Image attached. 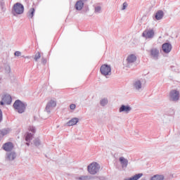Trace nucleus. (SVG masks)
I'll return each instance as SVG.
<instances>
[{
  "label": "nucleus",
  "mask_w": 180,
  "mask_h": 180,
  "mask_svg": "<svg viewBox=\"0 0 180 180\" xmlns=\"http://www.w3.org/2000/svg\"><path fill=\"white\" fill-rule=\"evenodd\" d=\"M141 176H143V174L139 173L135 174L134 176H132L131 177L124 179V180H139Z\"/></svg>",
  "instance_id": "obj_20"
},
{
  "label": "nucleus",
  "mask_w": 180,
  "mask_h": 180,
  "mask_svg": "<svg viewBox=\"0 0 180 180\" xmlns=\"http://www.w3.org/2000/svg\"><path fill=\"white\" fill-rule=\"evenodd\" d=\"M87 169L91 175H95L99 172V169H101V165L97 162H92L87 167Z\"/></svg>",
  "instance_id": "obj_2"
},
{
  "label": "nucleus",
  "mask_w": 180,
  "mask_h": 180,
  "mask_svg": "<svg viewBox=\"0 0 180 180\" xmlns=\"http://www.w3.org/2000/svg\"><path fill=\"white\" fill-rule=\"evenodd\" d=\"M13 107L18 113H24L27 107V103H23V101L20 100H16L14 102Z\"/></svg>",
  "instance_id": "obj_1"
},
{
  "label": "nucleus",
  "mask_w": 180,
  "mask_h": 180,
  "mask_svg": "<svg viewBox=\"0 0 180 180\" xmlns=\"http://www.w3.org/2000/svg\"><path fill=\"white\" fill-rule=\"evenodd\" d=\"M13 12L16 15H22L25 12V6L19 2L15 3L13 6Z\"/></svg>",
  "instance_id": "obj_5"
},
{
  "label": "nucleus",
  "mask_w": 180,
  "mask_h": 180,
  "mask_svg": "<svg viewBox=\"0 0 180 180\" xmlns=\"http://www.w3.org/2000/svg\"><path fill=\"white\" fill-rule=\"evenodd\" d=\"M5 101H4V100H2L1 101H0V105H1V106H4V105H5Z\"/></svg>",
  "instance_id": "obj_37"
},
{
  "label": "nucleus",
  "mask_w": 180,
  "mask_h": 180,
  "mask_svg": "<svg viewBox=\"0 0 180 180\" xmlns=\"http://www.w3.org/2000/svg\"><path fill=\"white\" fill-rule=\"evenodd\" d=\"M131 111V107L130 105H122L120 108H119V112L120 113H122L124 112L125 113H129V112Z\"/></svg>",
  "instance_id": "obj_10"
},
{
  "label": "nucleus",
  "mask_w": 180,
  "mask_h": 180,
  "mask_svg": "<svg viewBox=\"0 0 180 180\" xmlns=\"http://www.w3.org/2000/svg\"><path fill=\"white\" fill-rule=\"evenodd\" d=\"M29 131H32V133H36V127L30 126L29 127Z\"/></svg>",
  "instance_id": "obj_30"
},
{
  "label": "nucleus",
  "mask_w": 180,
  "mask_h": 180,
  "mask_svg": "<svg viewBox=\"0 0 180 180\" xmlns=\"http://www.w3.org/2000/svg\"><path fill=\"white\" fill-rule=\"evenodd\" d=\"M150 56L153 60H158L160 56V50L154 48L150 50Z\"/></svg>",
  "instance_id": "obj_11"
},
{
  "label": "nucleus",
  "mask_w": 180,
  "mask_h": 180,
  "mask_svg": "<svg viewBox=\"0 0 180 180\" xmlns=\"http://www.w3.org/2000/svg\"><path fill=\"white\" fill-rule=\"evenodd\" d=\"M9 133V129H3L0 130V139L1 137H4V136H6Z\"/></svg>",
  "instance_id": "obj_22"
},
{
  "label": "nucleus",
  "mask_w": 180,
  "mask_h": 180,
  "mask_svg": "<svg viewBox=\"0 0 180 180\" xmlns=\"http://www.w3.org/2000/svg\"><path fill=\"white\" fill-rule=\"evenodd\" d=\"M79 122V119L77 117L72 118L69 122H67V126L71 127V126H75L77 123Z\"/></svg>",
  "instance_id": "obj_19"
},
{
  "label": "nucleus",
  "mask_w": 180,
  "mask_h": 180,
  "mask_svg": "<svg viewBox=\"0 0 180 180\" xmlns=\"http://www.w3.org/2000/svg\"><path fill=\"white\" fill-rule=\"evenodd\" d=\"M91 179H92V177L89 176H81L80 177H79V180H89Z\"/></svg>",
  "instance_id": "obj_27"
},
{
  "label": "nucleus",
  "mask_w": 180,
  "mask_h": 180,
  "mask_svg": "<svg viewBox=\"0 0 180 180\" xmlns=\"http://www.w3.org/2000/svg\"><path fill=\"white\" fill-rule=\"evenodd\" d=\"M41 55L40 54V52H37L36 54H35V56L34 58V60L35 61H38V60H39V58H41Z\"/></svg>",
  "instance_id": "obj_28"
},
{
  "label": "nucleus",
  "mask_w": 180,
  "mask_h": 180,
  "mask_svg": "<svg viewBox=\"0 0 180 180\" xmlns=\"http://www.w3.org/2000/svg\"><path fill=\"white\" fill-rule=\"evenodd\" d=\"M143 84H144L143 79L135 80L133 83L134 89L137 91V92H141L144 89V85Z\"/></svg>",
  "instance_id": "obj_4"
},
{
  "label": "nucleus",
  "mask_w": 180,
  "mask_h": 180,
  "mask_svg": "<svg viewBox=\"0 0 180 180\" xmlns=\"http://www.w3.org/2000/svg\"><path fill=\"white\" fill-rule=\"evenodd\" d=\"M14 55L15 57H20L22 56V53L20 51H17L14 53Z\"/></svg>",
  "instance_id": "obj_31"
},
{
  "label": "nucleus",
  "mask_w": 180,
  "mask_h": 180,
  "mask_svg": "<svg viewBox=\"0 0 180 180\" xmlns=\"http://www.w3.org/2000/svg\"><path fill=\"white\" fill-rule=\"evenodd\" d=\"M142 37L145 39H153L154 37V30H146L142 33Z\"/></svg>",
  "instance_id": "obj_9"
},
{
  "label": "nucleus",
  "mask_w": 180,
  "mask_h": 180,
  "mask_svg": "<svg viewBox=\"0 0 180 180\" xmlns=\"http://www.w3.org/2000/svg\"><path fill=\"white\" fill-rule=\"evenodd\" d=\"M41 63L44 65H46L47 63V59H46V58L42 57L41 58Z\"/></svg>",
  "instance_id": "obj_34"
},
{
  "label": "nucleus",
  "mask_w": 180,
  "mask_h": 180,
  "mask_svg": "<svg viewBox=\"0 0 180 180\" xmlns=\"http://www.w3.org/2000/svg\"><path fill=\"white\" fill-rule=\"evenodd\" d=\"M5 70H6V74H11V66H6Z\"/></svg>",
  "instance_id": "obj_32"
},
{
  "label": "nucleus",
  "mask_w": 180,
  "mask_h": 180,
  "mask_svg": "<svg viewBox=\"0 0 180 180\" xmlns=\"http://www.w3.org/2000/svg\"><path fill=\"white\" fill-rule=\"evenodd\" d=\"M162 49L165 54H168L169 53H171V50H172V45L169 42L164 43L162 45Z\"/></svg>",
  "instance_id": "obj_8"
},
{
  "label": "nucleus",
  "mask_w": 180,
  "mask_h": 180,
  "mask_svg": "<svg viewBox=\"0 0 180 180\" xmlns=\"http://www.w3.org/2000/svg\"><path fill=\"white\" fill-rule=\"evenodd\" d=\"M102 10V8L101 7V6H98L95 7V13H101V11Z\"/></svg>",
  "instance_id": "obj_29"
},
{
  "label": "nucleus",
  "mask_w": 180,
  "mask_h": 180,
  "mask_svg": "<svg viewBox=\"0 0 180 180\" xmlns=\"http://www.w3.org/2000/svg\"><path fill=\"white\" fill-rule=\"evenodd\" d=\"M76 108H77V105H75V104H70V108L71 109V110H75Z\"/></svg>",
  "instance_id": "obj_35"
},
{
  "label": "nucleus",
  "mask_w": 180,
  "mask_h": 180,
  "mask_svg": "<svg viewBox=\"0 0 180 180\" xmlns=\"http://www.w3.org/2000/svg\"><path fill=\"white\" fill-rule=\"evenodd\" d=\"M100 72H101V75H104V77L110 75V74H112V68L110 67V65L104 64L101 65L100 68Z\"/></svg>",
  "instance_id": "obj_6"
},
{
  "label": "nucleus",
  "mask_w": 180,
  "mask_h": 180,
  "mask_svg": "<svg viewBox=\"0 0 180 180\" xmlns=\"http://www.w3.org/2000/svg\"><path fill=\"white\" fill-rule=\"evenodd\" d=\"M179 98H180L179 91L176 89H172L170 91L169 94V101H170V102L176 103L178 102V101H179Z\"/></svg>",
  "instance_id": "obj_3"
},
{
  "label": "nucleus",
  "mask_w": 180,
  "mask_h": 180,
  "mask_svg": "<svg viewBox=\"0 0 180 180\" xmlns=\"http://www.w3.org/2000/svg\"><path fill=\"white\" fill-rule=\"evenodd\" d=\"M2 101H4V102L7 105H11V103H12V97L11 95L6 94L3 96Z\"/></svg>",
  "instance_id": "obj_15"
},
{
  "label": "nucleus",
  "mask_w": 180,
  "mask_h": 180,
  "mask_svg": "<svg viewBox=\"0 0 180 180\" xmlns=\"http://www.w3.org/2000/svg\"><path fill=\"white\" fill-rule=\"evenodd\" d=\"M165 176L162 174H155L150 178V180H164Z\"/></svg>",
  "instance_id": "obj_21"
},
{
  "label": "nucleus",
  "mask_w": 180,
  "mask_h": 180,
  "mask_svg": "<svg viewBox=\"0 0 180 180\" xmlns=\"http://www.w3.org/2000/svg\"><path fill=\"white\" fill-rule=\"evenodd\" d=\"M141 180H146V179H141Z\"/></svg>",
  "instance_id": "obj_40"
},
{
  "label": "nucleus",
  "mask_w": 180,
  "mask_h": 180,
  "mask_svg": "<svg viewBox=\"0 0 180 180\" xmlns=\"http://www.w3.org/2000/svg\"><path fill=\"white\" fill-rule=\"evenodd\" d=\"M34 144L36 147H40L41 142L40 141V139L39 138H37L34 140Z\"/></svg>",
  "instance_id": "obj_26"
},
{
  "label": "nucleus",
  "mask_w": 180,
  "mask_h": 180,
  "mask_svg": "<svg viewBox=\"0 0 180 180\" xmlns=\"http://www.w3.org/2000/svg\"><path fill=\"white\" fill-rule=\"evenodd\" d=\"M119 161L122 165V168H127V165H129V160L127 159L124 158V157H120Z\"/></svg>",
  "instance_id": "obj_14"
},
{
  "label": "nucleus",
  "mask_w": 180,
  "mask_h": 180,
  "mask_svg": "<svg viewBox=\"0 0 180 180\" xmlns=\"http://www.w3.org/2000/svg\"><path fill=\"white\" fill-rule=\"evenodd\" d=\"M137 60V57L134 54H131L127 56V65L129 64H133V63H135V61Z\"/></svg>",
  "instance_id": "obj_13"
},
{
  "label": "nucleus",
  "mask_w": 180,
  "mask_h": 180,
  "mask_svg": "<svg viewBox=\"0 0 180 180\" xmlns=\"http://www.w3.org/2000/svg\"><path fill=\"white\" fill-rule=\"evenodd\" d=\"M79 1H82V2H86V1L88 0H79Z\"/></svg>",
  "instance_id": "obj_39"
},
{
  "label": "nucleus",
  "mask_w": 180,
  "mask_h": 180,
  "mask_svg": "<svg viewBox=\"0 0 180 180\" xmlns=\"http://www.w3.org/2000/svg\"><path fill=\"white\" fill-rule=\"evenodd\" d=\"M164 18V11L162 10H159L155 14V18L156 20H161Z\"/></svg>",
  "instance_id": "obj_16"
},
{
  "label": "nucleus",
  "mask_w": 180,
  "mask_h": 180,
  "mask_svg": "<svg viewBox=\"0 0 180 180\" xmlns=\"http://www.w3.org/2000/svg\"><path fill=\"white\" fill-rule=\"evenodd\" d=\"M4 120V115L2 114V110L0 109V123L2 122Z\"/></svg>",
  "instance_id": "obj_36"
},
{
  "label": "nucleus",
  "mask_w": 180,
  "mask_h": 180,
  "mask_svg": "<svg viewBox=\"0 0 180 180\" xmlns=\"http://www.w3.org/2000/svg\"><path fill=\"white\" fill-rule=\"evenodd\" d=\"M26 144V146H30V141H27V143H25Z\"/></svg>",
  "instance_id": "obj_38"
},
{
  "label": "nucleus",
  "mask_w": 180,
  "mask_h": 180,
  "mask_svg": "<svg viewBox=\"0 0 180 180\" xmlns=\"http://www.w3.org/2000/svg\"><path fill=\"white\" fill-rule=\"evenodd\" d=\"M16 158V153L15 152H10L6 153V160L8 161H13Z\"/></svg>",
  "instance_id": "obj_17"
},
{
  "label": "nucleus",
  "mask_w": 180,
  "mask_h": 180,
  "mask_svg": "<svg viewBox=\"0 0 180 180\" xmlns=\"http://www.w3.org/2000/svg\"><path fill=\"white\" fill-rule=\"evenodd\" d=\"M36 11V10L34 9V8H32L30 9V11H28V18H31V19L34 16V12Z\"/></svg>",
  "instance_id": "obj_25"
},
{
  "label": "nucleus",
  "mask_w": 180,
  "mask_h": 180,
  "mask_svg": "<svg viewBox=\"0 0 180 180\" xmlns=\"http://www.w3.org/2000/svg\"><path fill=\"white\" fill-rule=\"evenodd\" d=\"M75 8L76 11H82V8H84V1H77L75 5Z\"/></svg>",
  "instance_id": "obj_18"
},
{
  "label": "nucleus",
  "mask_w": 180,
  "mask_h": 180,
  "mask_svg": "<svg viewBox=\"0 0 180 180\" xmlns=\"http://www.w3.org/2000/svg\"><path fill=\"white\" fill-rule=\"evenodd\" d=\"M2 148L4 151H12L13 150V143L12 142H7L3 145Z\"/></svg>",
  "instance_id": "obj_12"
},
{
  "label": "nucleus",
  "mask_w": 180,
  "mask_h": 180,
  "mask_svg": "<svg viewBox=\"0 0 180 180\" xmlns=\"http://www.w3.org/2000/svg\"><path fill=\"white\" fill-rule=\"evenodd\" d=\"M109 101L108 100L107 98H102L101 101H100V105L101 106H106V105H108Z\"/></svg>",
  "instance_id": "obj_23"
},
{
  "label": "nucleus",
  "mask_w": 180,
  "mask_h": 180,
  "mask_svg": "<svg viewBox=\"0 0 180 180\" xmlns=\"http://www.w3.org/2000/svg\"><path fill=\"white\" fill-rule=\"evenodd\" d=\"M56 105H57V103L55 101L53 100L49 101L47 103L46 106L45 108L46 112H47L49 114L51 113V110L53 108H56Z\"/></svg>",
  "instance_id": "obj_7"
},
{
  "label": "nucleus",
  "mask_w": 180,
  "mask_h": 180,
  "mask_svg": "<svg viewBox=\"0 0 180 180\" xmlns=\"http://www.w3.org/2000/svg\"><path fill=\"white\" fill-rule=\"evenodd\" d=\"M33 134L32 133H27L25 135V141H30L31 140H33Z\"/></svg>",
  "instance_id": "obj_24"
},
{
  "label": "nucleus",
  "mask_w": 180,
  "mask_h": 180,
  "mask_svg": "<svg viewBox=\"0 0 180 180\" xmlns=\"http://www.w3.org/2000/svg\"><path fill=\"white\" fill-rule=\"evenodd\" d=\"M127 6H128V4L126 2L123 3L122 7V11H124V9H126V8H127Z\"/></svg>",
  "instance_id": "obj_33"
}]
</instances>
